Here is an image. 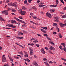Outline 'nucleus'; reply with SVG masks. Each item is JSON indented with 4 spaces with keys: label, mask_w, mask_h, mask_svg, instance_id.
<instances>
[{
    "label": "nucleus",
    "mask_w": 66,
    "mask_h": 66,
    "mask_svg": "<svg viewBox=\"0 0 66 66\" xmlns=\"http://www.w3.org/2000/svg\"><path fill=\"white\" fill-rule=\"evenodd\" d=\"M27 60L26 61H27L28 62H30V60L29 59H27Z\"/></svg>",
    "instance_id": "53"
},
{
    "label": "nucleus",
    "mask_w": 66,
    "mask_h": 66,
    "mask_svg": "<svg viewBox=\"0 0 66 66\" xmlns=\"http://www.w3.org/2000/svg\"><path fill=\"white\" fill-rule=\"evenodd\" d=\"M47 39H48V40H51V39L50 38L47 37Z\"/></svg>",
    "instance_id": "50"
},
{
    "label": "nucleus",
    "mask_w": 66,
    "mask_h": 66,
    "mask_svg": "<svg viewBox=\"0 0 66 66\" xmlns=\"http://www.w3.org/2000/svg\"><path fill=\"white\" fill-rule=\"evenodd\" d=\"M30 14V15H31V16H32V15H33V13H31Z\"/></svg>",
    "instance_id": "63"
},
{
    "label": "nucleus",
    "mask_w": 66,
    "mask_h": 66,
    "mask_svg": "<svg viewBox=\"0 0 66 66\" xmlns=\"http://www.w3.org/2000/svg\"><path fill=\"white\" fill-rule=\"evenodd\" d=\"M57 24L56 23H53V26H54L55 27H57Z\"/></svg>",
    "instance_id": "22"
},
{
    "label": "nucleus",
    "mask_w": 66,
    "mask_h": 66,
    "mask_svg": "<svg viewBox=\"0 0 66 66\" xmlns=\"http://www.w3.org/2000/svg\"><path fill=\"white\" fill-rule=\"evenodd\" d=\"M33 43H37V42H38V41L37 40H35L33 41Z\"/></svg>",
    "instance_id": "35"
},
{
    "label": "nucleus",
    "mask_w": 66,
    "mask_h": 66,
    "mask_svg": "<svg viewBox=\"0 0 66 66\" xmlns=\"http://www.w3.org/2000/svg\"><path fill=\"white\" fill-rule=\"evenodd\" d=\"M6 3H9L10 2V1L9 0H7L6 1Z\"/></svg>",
    "instance_id": "57"
},
{
    "label": "nucleus",
    "mask_w": 66,
    "mask_h": 66,
    "mask_svg": "<svg viewBox=\"0 0 66 66\" xmlns=\"http://www.w3.org/2000/svg\"><path fill=\"white\" fill-rule=\"evenodd\" d=\"M42 52V53H43V54H45L46 53V52H45V51L44 50L43 48L41 50H40Z\"/></svg>",
    "instance_id": "11"
},
{
    "label": "nucleus",
    "mask_w": 66,
    "mask_h": 66,
    "mask_svg": "<svg viewBox=\"0 0 66 66\" xmlns=\"http://www.w3.org/2000/svg\"><path fill=\"white\" fill-rule=\"evenodd\" d=\"M49 49L51 50H55V48L52 46H50Z\"/></svg>",
    "instance_id": "9"
},
{
    "label": "nucleus",
    "mask_w": 66,
    "mask_h": 66,
    "mask_svg": "<svg viewBox=\"0 0 66 66\" xmlns=\"http://www.w3.org/2000/svg\"><path fill=\"white\" fill-rule=\"evenodd\" d=\"M63 10H66V7H64L63 9Z\"/></svg>",
    "instance_id": "64"
},
{
    "label": "nucleus",
    "mask_w": 66,
    "mask_h": 66,
    "mask_svg": "<svg viewBox=\"0 0 66 66\" xmlns=\"http://www.w3.org/2000/svg\"><path fill=\"white\" fill-rule=\"evenodd\" d=\"M56 34V32H53V34H54V35H55V34Z\"/></svg>",
    "instance_id": "56"
},
{
    "label": "nucleus",
    "mask_w": 66,
    "mask_h": 66,
    "mask_svg": "<svg viewBox=\"0 0 66 66\" xmlns=\"http://www.w3.org/2000/svg\"><path fill=\"white\" fill-rule=\"evenodd\" d=\"M14 5H15V3L12 2L9 3L8 4L9 6H14Z\"/></svg>",
    "instance_id": "5"
},
{
    "label": "nucleus",
    "mask_w": 66,
    "mask_h": 66,
    "mask_svg": "<svg viewBox=\"0 0 66 66\" xmlns=\"http://www.w3.org/2000/svg\"><path fill=\"white\" fill-rule=\"evenodd\" d=\"M56 0V4H58V3H59V1H58V0Z\"/></svg>",
    "instance_id": "41"
},
{
    "label": "nucleus",
    "mask_w": 66,
    "mask_h": 66,
    "mask_svg": "<svg viewBox=\"0 0 66 66\" xmlns=\"http://www.w3.org/2000/svg\"><path fill=\"white\" fill-rule=\"evenodd\" d=\"M2 14H4L5 15H8V13H9L7 10H5L2 11Z\"/></svg>",
    "instance_id": "2"
},
{
    "label": "nucleus",
    "mask_w": 66,
    "mask_h": 66,
    "mask_svg": "<svg viewBox=\"0 0 66 66\" xmlns=\"http://www.w3.org/2000/svg\"><path fill=\"white\" fill-rule=\"evenodd\" d=\"M14 6H15V7H17V5L16 4H14Z\"/></svg>",
    "instance_id": "61"
},
{
    "label": "nucleus",
    "mask_w": 66,
    "mask_h": 66,
    "mask_svg": "<svg viewBox=\"0 0 66 66\" xmlns=\"http://www.w3.org/2000/svg\"><path fill=\"white\" fill-rule=\"evenodd\" d=\"M59 24L61 27H64V24H63V23H60Z\"/></svg>",
    "instance_id": "12"
},
{
    "label": "nucleus",
    "mask_w": 66,
    "mask_h": 66,
    "mask_svg": "<svg viewBox=\"0 0 66 66\" xmlns=\"http://www.w3.org/2000/svg\"><path fill=\"white\" fill-rule=\"evenodd\" d=\"M19 35H23V33L20 32L18 33Z\"/></svg>",
    "instance_id": "17"
},
{
    "label": "nucleus",
    "mask_w": 66,
    "mask_h": 66,
    "mask_svg": "<svg viewBox=\"0 0 66 66\" xmlns=\"http://www.w3.org/2000/svg\"><path fill=\"white\" fill-rule=\"evenodd\" d=\"M60 1H61V2H62V3H63V4H64L63 0H60Z\"/></svg>",
    "instance_id": "46"
},
{
    "label": "nucleus",
    "mask_w": 66,
    "mask_h": 66,
    "mask_svg": "<svg viewBox=\"0 0 66 66\" xmlns=\"http://www.w3.org/2000/svg\"><path fill=\"white\" fill-rule=\"evenodd\" d=\"M59 48H60L61 50H63V49L62 48V46L61 45L59 46Z\"/></svg>",
    "instance_id": "30"
},
{
    "label": "nucleus",
    "mask_w": 66,
    "mask_h": 66,
    "mask_svg": "<svg viewBox=\"0 0 66 66\" xmlns=\"http://www.w3.org/2000/svg\"><path fill=\"white\" fill-rule=\"evenodd\" d=\"M61 44L64 47V48H65V44L64 43H61Z\"/></svg>",
    "instance_id": "18"
},
{
    "label": "nucleus",
    "mask_w": 66,
    "mask_h": 66,
    "mask_svg": "<svg viewBox=\"0 0 66 66\" xmlns=\"http://www.w3.org/2000/svg\"><path fill=\"white\" fill-rule=\"evenodd\" d=\"M24 52L25 55H24V57H28V53L26 52Z\"/></svg>",
    "instance_id": "13"
},
{
    "label": "nucleus",
    "mask_w": 66,
    "mask_h": 66,
    "mask_svg": "<svg viewBox=\"0 0 66 66\" xmlns=\"http://www.w3.org/2000/svg\"><path fill=\"white\" fill-rule=\"evenodd\" d=\"M30 52H33V49L31 48H30Z\"/></svg>",
    "instance_id": "34"
},
{
    "label": "nucleus",
    "mask_w": 66,
    "mask_h": 66,
    "mask_svg": "<svg viewBox=\"0 0 66 66\" xmlns=\"http://www.w3.org/2000/svg\"><path fill=\"white\" fill-rule=\"evenodd\" d=\"M19 46H20V47H22V48H24V47H23V46L21 45H19Z\"/></svg>",
    "instance_id": "47"
},
{
    "label": "nucleus",
    "mask_w": 66,
    "mask_h": 66,
    "mask_svg": "<svg viewBox=\"0 0 66 66\" xmlns=\"http://www.w3.org/2000/svg\"><path fill=\"white\" fill-rule=\"evenodd\" d=\"M8 26L9 27H11V28H16V27L13 26V24H9L8 25Z\"/></svg>",
    "instance_id": "8"
},
{
    "label": "nucleus",
    "mask_w": 66,
    "mask_h": 66,
    "mask_svg": "<svg viewBox=\"0 0 66 66\" xmlns=\"http://www.w3.org/2000/svg\"><path fill=\"white\" fill-rule=\"evenodd\" d=\"M33 19H39L38 18V19H36L37 18V17L36 16H33Z\"/></svg>",
    "instance_id": "19"
},
{
    "label": "nucleus",
    "mask_w": 66,
    "mask_h": 66,
    "mask_svg": "<svg viewBox=\"0 0 66 66\" xmlns=\"http://www.w3.org/2000/svg\"><path fill=\"white\" fill-rule=\"evenodd\" d=\"M34 65H35V66H37V63L36 62L35 63H34Z\"/></svg>",
    "instance_id": "45"
},
{
    "label": "nucleus",
    "mask_w": 66,
    "mask_h": 66,
    "mask_svg": "<svg viewBox=\"0 0 66 66\" xmlns=\"http://www.w3.org/2000/svg\"><path fill=\"white\" fill-rule=\"evenodd\" d=\"M29 28H33V29H34V27H33L32 26H29Z\"/></svg>",
    "instance_id": "31"
},
{
    "label": "nucleus",
    "mask_w": 66,
    "mask_h": 66,
    "mask_svg": "<svg viewBox=\"0 0 66 66\" xmlns=\"http://www.w3.org/2000/svg\"><path fill=\"white\" fill-rule=\"evenodd\" d=\"M32 9H34V10L35 11H37V9L36 8V7H35V6H33L32 8Z\"/></svg>",
    "instance_id": "15"
},
{
    "label": "nucleus",
    "mask_w": 66,
    "mask_h": 66,
    "mask_svg": "<svg viewBox=\"0 0 66 66\" xmlns=\"http://www.w3.org/2000/svg\"><path fill=\"white\" fill-rule=\"evenodd\" d=\"M54 10H53V9H51L50 10V12L51 13H53V12H54Z\"/></svg>",
    "instance_id": "25"
},
{
    "label": "nucleus",
    "mask_w": 66,
    "mask_h": 66,
    "mask_svg": "<svg viewBox=\"0 0 66 66\" xmlns=\"http://www.w3.org/2000/svg\"><path fill=\"white\" fill-rule=\"evenodd\" d=\"M43 61H47V59H46V58H44L43 59Z\"/></svg>",
    "instance_id": "51"
},
{
    "label": "nucleus",
    "mask_w": 66,
    "mask_h": 66,
    "mask_svg": "<svg viewBox=\"0 0 66 66\" xmlns=\"http://www.w3.org/2000/svg\"><path fill=\"white\" fill-rule=\"evenodd\" d=\"M63 50H64L65 52H66V47L65 48H64L63 49Z\"/></svg>",
    "instance_id": "42"
},
{
    "label": "nucleus",
    "mask_w": 66,
    "mask_h": 66,
    "mask_svg": "<svg viewBox=\"0 0 66 66\" xmlns=\"http://www.w3.org/2000/svg\"><path fill=\"white\" fill-rule=\"evenodd\" d=\"M24 4H26L27 3V0H25L24 2Z\"/></svg>",
    "instance_id": "49"
},
{
    "label": "nucleus",
    "mask_w": 66,
    "mask_h": 66,
    "mask_svg": "<svg viewBox=\"0 0 66 66\" xmlns=\"http://www.w3.org/2000/svg\"><path fill=\"white\" fill-rule=\"evenodd\" d=\"M2 61L3 62H5V61H6V58H5V55H3V56H2Z\"/></svg>",
    "instance_id": "4"
},
{
    "label": "nucleus",
    "mask_w": 66,
    "mask_h": 66,
    "mask_svg": "<svg viewBox=\"0 0 66 66\" xmlns=\"http://www.w3.org/2000/svg\"><path fill=\"white\" fill-rule=\"evenodd\" d=\"M19 53L21 54H22H22H23L22 52H19Z\"/></svg>",
    "instance_id": "52"
},
{
    "label": "nucleus",
    "mask_w": 66,
    "mask_h": 66,
    "mask_svg": "<svg viewBox=\"0 0 66 66\" xmlns=\"http://www.w3.org/2000/svg\"><path fill=\"white\" fill-rule=\"evenodd\" d=\"M0 20H1V21H5V20H4L3 18H2L1 15H0Z\"/></svg>",
    "instance_id": "14"
},
{
    "label": "nucleus",
    "mask_w": 66,
    "mask_h": 66,
    "mask_svg": "<svg viewBox=\"0 0 66 66\" xmlns=\"http://www.w3.org/2000/svg\"><path fill=\"white\" fill-rule=\"evenodd\" d=\"M19 13L21 14V15H25V14H26V12L25 11H22L21 10H20L19 11Z\"/></svg>",
    "instance_id": "3"
},
{
    "label": "nucleus",
    "mask_w": 66,
    "mask_h": 66,
    "mask_svg": "<svg viewBox=\"0 0 66 66\" xmlns=\"http://www.w3.org/2000/svg\"><path fill=\"white\" fill-rule=\"evenodd\" d=\"M35 38H32V39H30V41H32V40H35Z\"/></svg>",
    "instance_id": "27"
},
{
    "label": "nucleus",
    "mask_w": 66,
    "mask_h": 66,
    "mask_svg": "<svg viewBox=\"0 0 66 66\" xmlns=\"http://www.w3.org/2000/svg\"><path fill=\"white\" fill-rule=\"evenodd\" d=\"M45 49H46V50H48V48H47V47H45Z\"/></svg>",
    "instance_id": "58"
},
{
    "label": "nucleus",
    "mask_w": 66,
    "mask_h": 66,
    "mask_svg": "<svg viewBox=\"0 0 66 66\" xmlns=\"http://www.w3.org/2000/svg\"><path fill=\"white\" fill-rule=\"evenodd\" d=\"M42 28H43V29H44V30H47V28L46 27H42Z\"/></svg>",
    "instance_id": "29"
},
{
    "label": "nucleus",
    "mask_w": 66,
    "mask_h": 66,
    "mask_svg": "<svg viewBox=\"0 0 66 66\" xmlns=\"http://www.w3.org/2000/svg\"><path fill=\"white\" fill-rule=\"evenodd\" d=\"M4 66H9V64L7 63L5 64L4 65Z\"/></svg>",
    "instance_id": "48"
},
{
    "label": "nucleus",
    "mask_w": 66,
    "mask_h": 66,
    "mask_svg": "<svg viewBox=\"0 0 66 66\" xmlns=\"http://www.w3.org/2000/svg\"><path fill=\"white\" fill-rule=\"evenodd\" d=\"M53 7H56V6H57V4H56L55 5H53Z\"/></svg>",
    "instance_id": "54"
},
{
    "label": "nucleus",
    "mask_w": 66,
    "mask_h": 66,
    "mask_svg": "<svg viewBox=\"0 0 66 66\" xmlns=\"http://www.w3.org/2000/svg\"><path fill=\"white\" fill-rule=\"evenodd\" d=\"M22 27H26V25L24 24L23 25H22Z\"/></svg>",
    "instance_id": "60"
},
{
    "label": "nucleus",
    "mask_w": 66,
    "mask_h": 66,
    "mask_svg": "<svg viewBox=\"0 0 66 66\" xmlns=\"http://www.w3.org/2000/svg\"><path fill=\"white\" fill-rule=\"evenodd\" d=\"M29 22H31V23H33V24H36V23L33 22L32 21H30Z\"/></svg>",
    "instance_id": "26"
},
{
    "label": "nucleus",
    "mask_w": 66,
    "mask_h": 66,
    "mask_svg": "<svg viewBox=\"0 0 66 66\" xmlns=\"http://www.w3.org/2000/svg\"><path fill=\"white\" fill-rule=\"evenodd\" d=\"M28 45H29V46H34V44L33 43H31V44H28Z\"/></svg>",
    "instance_id": "23"
},
{
    "label": "nucleus",
    "mask_w": 66,
    "mask_h": 66,
    "mask_svg": "<svg viewBox=\"0 0 66 66\" xmlns=\"http://www.w3.org/2000/svg\"><path fill=\"white\" fill-rule=\"evenodd\" d=\"M14 18L15 19H16V20L18 21H19V22H20L23 23H25V22H24V21H22L19 19H18L16 18V17H14Z\"/></svg>",
    "instance_id": "1"
},
{
    "label": "nucleus",
    "mask_w": 66,
    "mask_h": 66,
    "mask_svg": "<svg viewBox=\"0 0 66 66\" xmlns=\"http://www.w3.org/2000/svg\"><path fill=\"white\" fill-rule=\"evenodd\" d=\"M19 18L20 19H22V17H21V16H19Z\"/></svg>",
    "instance_id": "62"
},
{
    "label": "nucleus",
    "mask_w": 66,
    "mask_h": 66,
    "mask_svg": "<svg viewBox=\"0 0 66 66\" xmlns=\"http://www.w3.org/2000/svg\"><path fill=\"white\" fill-rule=\"evenodd\" d=\"M35 45L36 46H37V47H39V45L38 44H36Z\"/></svg>",
    "instance_id": "32"
},
{
    "label": "nucleus",
    "mask_w": 66,
    "mask_h": 66,
    "mask_svg": "<svg viewBox=\"0 0 66 66\" xmlns=\"http://www.w3.org/2000/svg\"><path fill=\"white\" fill-rule=\"evenodd\" d=\"M43 32L44 33H47V32H46V30H44V31H43Z\"/></svg>",
    "instance_id": "55"
},
{
    "label": "nucleus",
    "mask_w": 66,
    "mask_h": 66,
    "mask_svg": "<svg viewBox=\"0 0 66 66\" xmlns=\"http://www.w3.org/2000/svg\"><path fill=\"white\" fill-rule=\"evenodd\" d=\"M43 34L44 36H46V37H48V36L47 34Z\"/></svg>",
    "instance_id": "33"
},
{
    "label": "nucleus",
    "mask_w": 66,
    "mask_h": 66,
    "mask_svg": "<svg viewBox=\"0 0 66 66\" xmlns=\"http://www.w3.org/2000/svg\"><path fill=\"white\" fill-rule=\"evenodd\" d=\"M46 15L47 17H49V18H51L52 16H51V14L49 13L48 12H47L46 13Z\"/></svg>",
    "instance_id": "6"
},
{
    "label": "nucleus",
    "mask_w": 66,
    "mask_h": 66,
    "mask_svg": "<svg viewBox=\"0 0 66 66\" xmlns=\"http://www.w3.org/2000/svg\"><path fill=\"white\" fill-rule=\"evenodd\" d=\"M11 23H16V24H18V23L16 21L14 20H12L11 21Z\"/></svg>",
    "instance_id": "10"
},
{
    "label": "nucleus",
    "mask_w": 66,
    "mask_h": 66,
    "mask_svg": "<svg viewBox=\"0 0 66 66\" xmlns=\"http://www.w3.org/2000/svg\"><path fill=\"white\" fill-rule=\"evenodd\" d=\"M16 38H17V39H20V37H16Z\"/></svg>",
    "instance_id": "59"
},
{
    "label": "nucleus",
    "mask_w": 66,
    "mask_h": 66,
    "mask_svg": "<svg viewBox=\"0 0 66 66\" xmlns=\"http://www.w3.org/2000/svg\"><path fill=\"white\" fill-rule=\"evenodd\" d=\"M54 10H53V9H51L50 10V12L51 13H53V12H54Z\"/></svg>",
    "instance_id": "24"
},
{
    "label": "nucleus",
    "mask_w": 66,
    "mask_h": 66,
    "mask_svg": "<svg viewBox=\"0 0 66 66\" xmlns=\"http://www.w3.org/2000/svg\"><path fill=\"white\" fill-rule=\"evenodd\" d=\"M32 1V0H28V2L29 3H30Z\"/></svg>",
    "instance_id": "39"
},
{
    "label": "nucleus",
    "mask_w": 66,
    "mask_h": 66,
    "mask_svg": "<svg viewBox=\"0 0 66 66\" xmlns=\"http://www.w3.org/2000/svg\"><path fill=\"white\" fill-rule=\"evenodd\" d=\"M30 54L31 55H32V54H33V52H30Z\"/></svg>",
    "instance_id": "40"
},
{
    "label": "nucleus",
    "mask_w": 66,
    "mask_h": 66,
    "mask_svg": "<svg viewBox=\"0 0 66 66\" xmlns=\"http://www.w3.org/2000/svg\"><path fill=\"white\" fill-rule=\"evenodd\" d=\"M39 6L40 7H44V6H43V5H39Z\"/></svg>",
    "instance_id": "44"
},
{
    "label": "nucleus",
    "mask_w": 66,
    "mask_h": 66,
    "mask_svg": "<svg viewBox=\"0 0 66 66\" xmlns=\"http://www.w3.org/2000/svg\"><path fill=\"white\" fill-rule=\"evenodd\" d=\"M12 12H15L16 10H15L14 9H13V8H12Z\"/></svg>",
    "instance_id": "36"
},
{
    "label": "nucleus",
    "mask_w": 66,
    "mask_h": 66,
    "mask_svg": "<svg viewBox=\"0 0 66 66\" xmlns=\"http://www.w3.org/2000/svg\"><path fill=\"white\" fill-rule=\"evenodd\" d=\"M49 43H50V44H52V45H53V46H55V44H54V43H53L52 42H51V41H49Z\"/></svg>",
    "instance_id": "21"
},
{
    "label": "nucleus",
    "mask_w": 66,
    "mask_h": 66,
    "mask_svg": "<svg viewBox=\"0 0 66 66\" xmlns=\"http://www.w3.org/2000/svg\"><path fill=\"white\" fill-rule=\"evenodd\" d=\"M9 59L10 60V61H12V62H13V59H12V58H10Z\"/></svg>",
    "instance_id": "43"
},
{
    "label": "nucleus",
    "mask_w": 66,
    "mask_h": 66,
    "mask_svg": "<svg viewBox=\"0 0 66 66\" xmlns=\"http://www.w3.org/2000/svg\"><path fill=\"white\" fill-rule=\"evenodd\" d=\"M59 37L60 38H62V35H61L60 33L59 34Z\"/></svg>",
    "instance_id": "16"
},
{
    "label": "nucleus",
    "mask_w": 66,
    "mask_h": 66,
    "mask_svg": "<svg viewBox=\"0 0 66 66\" xmlns=\"http://www.w3.org/2000/svg\"><path fill=\"white\" fill-rule=\"evenodd\" d=\"M22 8L23 10H27V8L25 7L24 6H23L22 7Z\"/></svg>",
    "instance_id": "20"
},
{
    "label": "nucleus",
    "mask_w": 66,
    "mask_h": 66,
    "mask_svg": "<svg viewBox=\"0 0 66 66\" xmlns=\"http://www.w3.org/2000/svg\"><path fill=\"white\" fill-rule=\"evenodd\" d=\"M62 18H66V14L65 15H63L62 16Z\"/></svg>",
    "instance_id": "28"
},
{
    "label": "nucleus",
    "mask_w": 66,
    "mask_h": 66,
    "mask_svg": "<svg viewBox=\"0 0 66 66\" xmlns=\"http://www.w3.org/2000/svg\"><path fill=\"white\" fill-rule=\"evenodd\" d=\"M56 29L57 30L58 32H60V29H59V28L58 27H56Z\"/></svg>",
    "instance_id": "37"
},
{
    "label": "nucleus",
    "mask_w": 66,
    "mask_h": 66,
    "mask_svg": "<svg viewBox=\"0 0 66 66\" xmlns=\"http://www.w3.org/2000/svg\"><path fill=\"white\" fill-rule=\"evenodd\" d=\"M49 52L50 53H51V54H53V53H52L51 51H49Z\"/></svg>",
    "instance_id": "38"
},
{
    "label": "nucleus",
    "mask_w": 66,
    "mask_h": 66,
    "mask_svg": "<svg viewBox=\"0 0 66 66\" xmlns=\"http://www.w3.org/2000/svg\"><path fill=\"white\" fill-rule=\"evenodd\" d=\"M54 20L57 22H58L59 21V18L57 17H55L54 18Z\"/></svg>",
    "instance_id": "7"
}]
</instances>
